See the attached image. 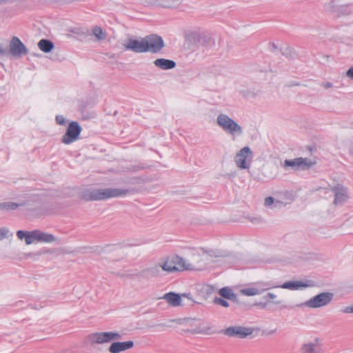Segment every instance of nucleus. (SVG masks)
Segmentation results:
<instances>
[{"label": "nucleus", "mask_w": 353, "mask_h": 353, "mask_svg": "<svg viewBox=\"0 0 353 353\" xmlns=\"http://www.w3.org/2000/svg\"><path fill=\"white\" fill-rule=\"evenodd\" d=\"M28 52V49L22 41L18 37H13L9 45L8 54H11L15 57H20L23 55L27 54Z\"/></svg>", "instance_id": "nucleus-11"}, {"label": "nucleus", "mask_w": 353, "mask_h": 353, "mask_svg": "<svg viewBox=\"0 0 353 353\" xmlns=\"http://www.w3.org/2000/svg\"><path fill=\"white\" fill-rule=\"evenodd\" d=\"M321 85L323 88H325V89H327V88H332L333 86V84L331 82H326V83H322Z\"/></svg>", "instance_id": "nucleus-41"}, {"label": "nucleus", "mask_w": 353, "mask_h": 353, "mask_svg": "<svg viewBox=\"0 0 353 353\" xmlns=\"http://www.w3.org/2000/svg\"><path fill=\"white\" fill-rule=\"evenodd\" d=\"M341 311L345 314L353 313V304L344 307Z\"/></svg>", "instance_id": "nucleus-37"}, {"label": "nucleus", "mask_w": 353, "mask_h": 353, "mask_svg": "<svg viewBox=\"0 0 353 353\" xmlns=\"http://www.w3.org/2000/svg\"><path fill=\"white\" fill-rule=\"evenodd\" d=\"M182 296H184V297H187L189 299H191L190 296V294H182Z\"/></svg>", "instance_id": "nucleus-42"}, {"label": "nucleus", "mask_w": 353, "mask_h": 353, "mask_svg": "<svg viewBox=\"0 0 353 353\" xmlns=\"http://www.w3.org/2000/svg\"><path fill=\"white\" fill-rule=\"evenodd\" d=\"M200 251L201 254L205 257V259L209 260L214 258H221L227 256L225 252L221 250H205V248H201Z\"/></svg>", "instance_id": "nucleus-18"}, {"label": "nucleus", "mask_w": 353, "mask_h": 353, "mask_svg": "<svg viewBox=\"0 0 353 353\" xmlns=\"http://www.w3.org/2000/svg\"><path fill=\"white\" fill-rule=\"evenodd\" d=\"M276 332V330H272L271 332H269V334H273Z\"/></svg>", "instance_id": "nucleus-44"}, {"label": "nucleus", "mask_w": 353, "mask_h": 353, "mask_svg": "<svg viewBox=\"0 0 353 353\" xmlns=\"http://www.w3.org/2000/svg\"><path fill=\"white\" fill-rule=\"evenodd\" d=\"M274 304H279L281 303V301H276L274 302Z\"/></svg>", "instance_id": "nucleus-46"}, {"label": "nucleus", "mask_w": 353, "mask_h": 353, "mask_svg": "<svg viewBox=\"0 0 353 353\" xmlns=\"http://www.w3.org/2000/svg\"><path fill=\"white\" fill-rule=\"evenodd\" d=\"M37 230V242L50 243L56 241L57 239L52 234L46 233L39 230Z\"/></svg>", "instance_id": "nucleus-21"}, {"label": "nucleus", "mask_w": 353, "mask_h": 353, "mask_svg": "<svg viewBox=\"0 0 353 353\" xmlns=\"http://www.w3.org/2000/svg\"><path fill=\"white\" fill-rule=\"evenodd\" d=\"M39 49L44 52H50L54 48V43L48 39H41L38 43Z\"/></svg>", "instance_id": "nucleus-25"}, {"label": "nucleus", "mask_w": 353, "mask_h": 353, "mask_svg": "<svg viewBox=\"0 0 353 353\" xmlns=\"http://www.w3.org/2000/svg\"><path fill=\"white\" fill-rule=\"evenodd\" d=\"M121 339V335L118 332H95L88 336V340L92 344H103L117 341Z\"/></svg>", "instance_id": "nucleus-6"}, {"label": "nucleus", "mask_w": 353, "mask_h": 353, "mask_svg": "<svg viewBox=\"0 0 353 353\" xmlns=\"http://www.w3.org/2000/svg\"><path fill=\"white\" fill-rule=\"evenodd\" d=\"M37 230H33L31 232H28L26 236V243L27 245H30L33 243L34 242H37Z\"/></svg>", "instance_id": "nucleus-30"}, {"label": "nucleus", "mask_w": 353, "mask_h": 353, "mask_svg": "<svg viewBox=\"0 0 353 353\" xmlns=\"http://www.w3.org/2000/svg\"><path fill=\"white\" fill-rule=\"evenodd\" d=\"M283 202L279 200H275L272 196H268L265 199L264 205L267 208L274 207V208H280L282 206Z\"/></svg>", "instance_id": "nucleus-27"}, {"label": "nucleus", "mask_w": 353, "mask_h": 353, "mask_svg": "<svg viewBox=\"0 0 353 353\" xmlns=\"http://www.w3.org/2000/svg\"><path fill=\"white\" fill-rule=\"evenodd\" d=\"M145 52L159 53L165 44L163 39L157 34H150L145 37Z\"/></svg>", "instance_id": "nucleus-8"}, {"label": "nucleus", "mask_w": 353, "mask_h": 353, "mask_svg": "<svg viewBox=\"0 0 353 353\" xmlns=\"http://www.w3.org/2000/svg\"><path fill=\"white\" fill-rule=\"evenodd\" d=\"M316 344L308 343L303 346V351L304 353H316Z\"/></svg>", "instance_id": "nucleus-31"}, {"label": "nucleus", "mask_w": 353, "mask_h": 353, "mask_svg": "<svg viewBox=\"0 0 353 353\" xmlns=\"http://www.w3.org/2000/svg\"><path fill=\"white\" fill-rule=\"evenodd\" d=\"M154 64L156 67L164 70L172 69L176 66L174 61L165 59H157L154 61Z\"/></svg>", "instance_id": "nucleus-20"}, {"label": "nucleus", "mask_w": 353, "mask_h": 353, "mask_svg": "<svg viewBox=\"0 0 353 353\" xmlns=\"http://www.w3.org/2000/svg\"><path fill=\"white\" fill-rule=\"evenodd\" d=\"M250 221L253 223H261L263 222V220L259 217H253Z\"/></svg>", "instance_id": "nucleus-39"}, {"label": "nucleus", "mask_w": 353, "mask_h": 353, "mask_svg": "<svg viewBox=\"0 0 353 353\" xmlns=\"http://www.w3.org/2000/svg\"><path fill=\"white\" fill-rule=\"evenodd\" d=\"M258 305H261L263 307H264L265 306V304H263V303H259L257 304Z\"/></svg>", "instance_id": "nucleus-45"}, {"label": "nucleus", "mask_w": 353, "mask_h": 353, "mask_svg": "<svg viewBox=\"0 0 353 353\" xmlns=\"http://www.w3.org/2000/svg\"><path fill=\"white\" fill-rule=\"evenodd\" d=\"M311 285L307 282L300 281H291L284 283L281 288L283 289H289L291 290H299L301 288L309 287Z\"/></svg>", "instance_id": "nucleus-19"}, {"label": "nucleus", "mask_w": 353, "mask_h": 353, "mask_svg": "<svg viewBox=\"0 0 353 353\" xmlns=\"http://www.w3.org/2000/svg\"><path fill=\"white\" fill-rule=\"evenodd\" d=\"M314 163V161L308 158L299 157L293 159H285L283 162L281 163V165L285 170H287L289 168L294 170H303L309 169Z\"/></svg>", "instance_id": "nucleus-5"}, {"label": "nucleus", "mask_w": 353, "mask_h": 353, "mask_svg": "<svg viewBox=\"0 0 353 353\" xmlns=\"http://www.w3.org/2000/svg\"><path fill=\"white\" fill-rule=\"evenodd\" d=\"M56 122L59 125H63L65 124L66 121L65 119L62 115H57L56 117Z\"/></svg>", "instance_id": "nucleus-35"}, {"label": "nucleus", "mask_w": 353, "mask_h": 353, "mask_svg": "<svg viewBox=\"0 0 353 353\" xmlns=\"http://www.w3.org/2000/svg\"><path fill=\"white\" fill-rule=\"evenodd\" d=\"M23 203H18L12 201L0 203V211H12L15 210L20 206H23Z\"/></svg>", "instance_id": "nucleus-24"}, {"label": "nucleus", "mask_w": 353, "mask_h": 353, "mask_svg": "<svg viewBox=\"0 0 353 353\" xmlns=\"http://www.w3.org/2000/svg\"><path fill=\"white\" fill-rule=\"evenodd\" d=\"M161 269L157 268V266L150 267L142 271H138L137 269L123 270L117 273V275L125 279L145 278L149 279L154 276H162L163 272L168 273L174 272H183L192 270H200L195 269L193 266H159Z\"/></svg>", "instance_id": "nucleus-1"}, {"label": "nucleus", "mask_w": 353, "mask_h": 353, "mask_svg": "<svg viewBox=\"0 0 353 353\" xmlns=\"http://www.w3.org/2000/svg\"><path fill=\"white\" fill-rule=\"evenodd\" d=\"M332 3H340L341 6H348L353 3V0H334Z\"/></svg>", "instance_id": "nucleus-33"}, {"label": "nucleus", "mask_w": 353, "mask_h": 353, "mask_svg": "<svg viewBox=\"0 0 353 353\" xmlns=\"http://www.w3.org/2000/svg\"><path fill=\"white\" fill-rule=\"evenodd\" d=\"M217 125L234 140L236 137L243 134L242 127L228 114L220 113L216 117Z\"/></svg>", "instance_id": "nucleus-3"}, {"label": "nucleus", "mask_w": 353, "mask_h": 353, "mask_svg": "<svg viewBox=\"0 0 353 353\" xmlns=\"http://www.w3.org/2000/svg\"><path fill=\"white\" fill-rule=\"evenodd\" d=\"M331 190L334 194L333 204L336 206L343 205L350 198L347 188L341 184L333 186Z\"/></svg>", "instance_id": "nucleus-10"}, {"label": "nucleus", "mask_w": 353, "mask_h": 353, "mask_svg": "<svg viewBox=\"0 0 353 353\" xmlns=\"http://www.w3.org/2000/svg\"><path fill=\"white\" fill-rule=\"evenodd\" d=\"M334 294L331 292H321L310 299L303 303L296 305V307L307 306L310 308H318L327 305L332 300Z\"/></svg>", "instance_id": "nucleus-4"}, {"label": "nucleus", "mask_w": 353, "mask_h": 353, "mask_svg": "<svg viewBox=\"0 0 353 353\" xmlns=\"http://www.w3.org/2000/svg\"><path fill=\"white\" fill-rule=\"evenodd\" d=\"M129 192L125 188L89 189L82 192L81 198L85 201L105 200L125 196Z\"/></svg>", "instance_id": "nucleus-2"}, {"label": "nucleus", "mask_w": 353, "mask_h": 353, "mask_svg": "<svg viewBox=\"0 0 353 353\" xmlns=\"http://www.w3.org/2000/svg\"><path fill=\"white\" fill-rule=\"evenodd\" d=\"M134 343L132 341L124 342H114L109 347L110 353H119L126 350L130 349L133 347Z\"/></svg>", "instance_id": "nucleus-17"}, {"label": "nucleus", "mask_w": 353, "mask_h": 353, "mask_svg": "<svg viewBox=\"0 0 353 353\" xmlns=\"http://www.w3.org/2000/svg\"><path fill=\"white\" fill-rule=\"evenodd\" d=\"M219 295L226 299L231 301L236 300V295L233 292L232 290L229 287H224L219 290Z\"/></svg>", "instance_id": "nucleus-23"}, {"label": "nucleus", "mask_w": 353, "mask_h": 353, "mask_svg": "<svg viewBox=\"0 0 353 353\" xmlns=\"http://www.w3.org/2000/svg\"><path fill=\"white\" fill-rule=\"evenodd\" d=\"M28 232H25V231H23V230H19V231L17 232V236L21 240H22L23 239H26V236Z\"/></svg>", "instance_id": "nucleus-36"}, {"label": "nucleus", "mask_w": 353, "mask_h": 353, "mask_svg": "<svg viewBox=\"0 0 353 353\" xmlns=\"http://www.w3.org/2000/svg\"><path fill=\"white\" fill-rule=\"evenodd\" d=\"M269 284L259 282L255 283L252 285L243 288L240 290V293L245 296H254L262 294L264 291L270 288Z\"/></svg>", "instance_id": "nucleus-13"}, {"label": "nucleus", "mask_w": 353, "mask_h": 353, "mask_svg": "<svg viewBox=\"0 0 353 353\" xmlns=\"http://www.w3.org/2000/svg\"><path fill=\"white\" fill-rule=\"evenodd\" d=\"M123 46L126 50H130L135 53H144L145 52V37L140 40L129 39L123 44Z\"/></svg>", "instance_id": "nucleus-14"}, {"label": "nucleus", "mask_w": 353, "mask_h": 353, "mask_svg": "<svg viewBox=\"0 0 353 353\" xmlns=\"http://www.w3.org/2000/svg\"><path fill=\"white\" fill-rule=\"evenodd\" d=\"M8 232L9 230L6 228H0V241H2L3 239H6L8 236Z\"/></svg>", "instance_id": "nucleus-34"}, {"label": "nucleus", "mask_w": 353, "mask_h": 353, "mask_svg": "<svg viewBox=\"0 0 353 353\" xmlns=\"http://www.w3.org/2000/svg\"><path fill=\"white\" fill-rule=\"evenodd\" d=\"M10 0H0V6L9 1Z\"/></svg>", "instance_id": "nucleus-43"}, {"label": "nucleus", "mask_w": 353, "mask_h": 353, "mask_svg": "<svg viewBox=\"0 0 353 353\" xmlns=\"http://www.w3.org/2000/svg\"><path fill=\"white\" fill-rule=\"evenodd\" d=\"M214 303L215 304L219 305L221 306H223L224 307H228L229 303L227 301L220 298V297H215L214 299Z\"/></svg>", "instance_id": "nucleus-32"}, {"label": "nucleus", "mask_w": 353, "mask_h": 353, "mask_svg": "<svg viewBox=\"0 0 353 353\" xmlns=\"http://www.w3.org/2000/svg\"><path fill=\"white\" fill-rule=\"evenodd\" d=\"M186 261L176 254H170L161 259L159 265H185Z\"/></svg>", "instance_id": "nucleus-16"}, {"label": "nucleus", "mask_w": 353, "mask_h": 353, "mask_svg": "<svg viewBox=\"0 0 353 353\" xmlns=\"http://www.w3.org/2000/svg\"><path fill=\"white\" fill-rule=\"evenodd\" d=\"M346 75L353 80V67H351L346 72Z\"/></svg>", "instance_id": "nucleus-40"}, {"label": "nucleus", "mask_w": 353, "mask_h": 353, "mask_svg": "<svg viewBox=\"0 0 353 353\" xmlns=\"http://www.w3.org/2000/svg\"><path fill=\"white\" fill-rule=\"evenodd\" d=\"M252 152L248 146L241 149L234 157L236 165L240 168L246 170L250 166Z\"/></svg>", "instance_id": "nucleus-7"}, {"label": "nucleus", "mask_w": 353, "mask_h": 353, "mask_svg": "<svg viewBox=\"0 0 353 353\" xmlns=\"http://www.w3.org/2000/svg\"><path fill=\"white\" fill-rule=\"evenodd\" d=\"M195 39L203 45L208 44L210 41V35L206 32H199L195 34Z\"/></svg>", "instance_id": "nucleus-28"}, {"label": "nucleus", "mask_w": 353, "mask_h": 353, "mask_svg": "<svg viewBox=\"0 0 353 353\" xmlns=\"http://www.w3.org/2000/svg\"><path fill=\"white\" fill-rule=\"evenodd\" d=\"M175 0H149V3L157 6L171 8Z\"/></svg>", "instance_id": "nucleus-26"}, {"label": "nucleus", "mask_w": 353, "mask_h": 353, "mask_svg": "<svg viewBox=\"0 0 353 353\" xmlns=\"http://www.w3.org/2000/svg\"><path fill=\"white\" fill-rule=\"evenodd\" d=\"M163 299L165 300L169 305L174 307L180 305L181 301V296L174 292H169L164 294Z\"/></svg>", "instance_id": "nucleus-22"}, {"label": "nucleus", "mask_w": 353, "mask_h": 353, "mask_svg": "<svg viewBox=\"0 0 353 353\" xmlns=\"http://www.w3.org/2000/svg\"><path fill=\"white\" fill-rule=\"evenodd\" d=\"M81 131L82 128L77 121L70 122L62 137V143L68 145L76 141L79 139Z\"/></svg>", "instance_id": "nucleus-9"}, {"label": "nucleus", "mask_w": 353, "mask_h": 353, "mask_svg": "<svg viewBox=\"0 0 353 353\" xmlns=\"http://www.w3.org/2000/svg\"><path fill=\"white\" fill-rule=\"evenodd\" d=\"M92 34L99 41H102L106 39L107 34L104 32L101 28L94 26L92 29Z\"/></svg>", "instance_id": "nucleus-29"}, {"label": "nucleus", "mask_w": 353, "mask_h": 353, "mask_svg": "<svg viewBox=\"0 0 353 353\" xmlns=\"http://www.w3.org/2000/svg\"><path fill=\"white\" fill-rule=\"evenodd\" d=\"M253 328L242 327V326H234L229 327L225 330L224 334L229 336L237 337L243 339L253 333Z\"/></svg>", "instance_id": "nucleus-12"}, {"label": "nucleus", "mask_w": 353, "mask_h": 353, "mask_svg": "<svg viewBox=\"0 0 353 353\" xmlns=\"http://www.w3.org/2000/svg\"><path fill=\"white\" fill-rule=\"evenodd\" d=\"M125 245L122 243L106 245L103 248V251L106 252H112L113 256L114 257V261H121L125 258V254L124 253Z\"/></svg>", "instance_id": "nucleus-15"}, {"label": "nucleus", "mask_w": 353, "mask_h": 353, "mask_svg": "<svg viewBox=\"0 0 353 353\" xmlns=\"http://www.w3.org/2000/svg\"><path fill=\"white\" fill-rule=\"evenodd\" d=\"M263 298L273 300L276 298V295L274 293L269 292L265 296H264Z\"/></svg>", "instance_id": "nucleus-38"}]
</instances>
